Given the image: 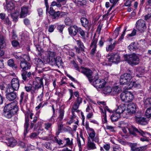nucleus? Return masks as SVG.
<instances>
[{"instance_id":"49530a36","label":"nucleus","mask_w":151,"mask_h":151,"mask_svg":"<svg viewBox=\"0 0 151 151\" xmlns=\"http://www.w3.org/2000/svg\"><path fill=\"white\" fill-rule=\"evenodd\" d=\"M5 112V116L8 118H11L13 115L15 114V113H13L10 111H4Z\"/></svg>"},{"instance_id":"a18cd8bd","label":"nucleus","mask_w":151,"mask_h":151,"mask_svg":"<svg viewBox=\"0 0 151 151\" xmlns=\"http://www.w3.org/2000/svg\"><path fill=\"white\" fill-rule=\"evenodd\" d=\"M7 63L9 66L12 67L16 69L17 68V66L14 64V60L12 59L9 60Z\"/></svg>"},{"instance_id":"6ab92c4d","label":"nucleus","mask_w":151,"mask_h":151,"mask_svg":"<svg viewBox=\"0 0 151 151\" xmlns=\"http://www.w3.org/2000/svg\"><path fill=\"white\" fill-rule=\"evenodd\" d=\"M35 63L37 65L36 69L39 71V73L42 72V70H45L44 68H42L41 70L38 69L39 68H42L43 67L44 63L42 60L39 58H36L35 60Z\"/></svg>"},{"instance_id":"bf43d9fd","label":"nucleus","mask_w":151,"mask_h":151,"mask_svg":"<svg viewBox=\"0 0 151 151\" xmlns=\"http://www.w3.org/2000/svg\"><path fill=\"white\" fill-rule=\"evenodd\" d=\"M118 0H110V2L112 3L113 4L112 6L110 8L109 11H110L112 9V8L113 6H114V5L116 4V3L118 2Z\"/></svg>"},{"instance_id":"f704fd0d","label":"nucleus","mask_w":151,"mask_h":151,"mask_svg":"<svg viewBox=\"0 0 151 151\" xmlns=\"http://www.w3.org/2000/svg\"><path fill=\"white\" fill-rule=\"evenodd\" d=\"M55 63L56 65L58 66V67L62 66L63 64V62H62L61 58L59 57H57L56 58H54Z\"/></svg>"},{"instance_id":"c9c22d12","label":"nucleus","mask_w":151,"mask_h":151,"mask_svg":"<svg viewBox=\"0 0 151 151\" xmlns=\"http://www.w3.org/2000/svg\"><path fill=\"white\" fill-rule=\"evenodd\" d=\"M121 116L116 111L115 112L112 114L111 116V119L113 121H116L118 120Z\"/></svg>"},{"instance_id":"f8f14e48","label":"nucleus","mask_w":151,"mask_h":151,"mask_svg":"<svg viewBox=\"0 0 151 151\" xmlns=\"http://www.w3.org/2000/svg\"><path fill=\"white\" fill-rule=\"evenodd\" d=\"M106 58L109 61L111 62L117 63L120 61V56L117 53L108 54Z\"/></svg>"},{"instance_id":"8fccbe9b","label":"nucleus","mask_w":151,"mask_h":151,"mask_svg":"<svg viewBox=\"0 0 151 151\" xmlns=\"http://www.w3.org/2000/svg\"><path fill=\"white\" fill-rule=\"evenodd\" d=\"M34 82H37V83L40 84L39 85H42V86H43L42 79V78L39 77H37L35 78V81H34Z\"/></svg>"},{"instance_id":"9b49d317","label":"nucleus","mask_w":151,"mask_h":151,"mask_svg":"<svg viewBox=\"0 0 151 151\" xmlns=\"http://www.w3.org/2000/svg\"><path fill=\"white\" fill-rule=\"evenodd\" d=\"M137 29L141 32L144 31L146 28V26L145 21L142 19H139L136 23Z\"/></svg>"},{"instance_id":"774afa93","label":"nucleus","mask_w":151,"mask_h":151,"mask_svg":"<svg viewBox=\"0 0 151 151\" xmlns=\"http://www.w3.org/2000/svg\"><path fill=\"white\" fill-rule=\"evenodd\" d=\"M65 22L66 24L67 25H70L71 24L72 22L70 19L68 18H67L65 20Z\"/></svg>"},{"instance_id":"2f4dec72","label":"nucleus","mask_w":151,"mask_h":151,"mask_svg":"<svg viewBox=\"0 0 151 151\" xmlns=\"http://www.w3.org/2000/svg\"><path fill=\"white\" fill-rule=\"evenodd\" d=\"M80 136L81 137V139L78 138L77 139V142L79 148V151H81V146L84 145L85 142L84 138L82 136Z\"/></svg>"},{"instance_id":"423d86ee","label":"nucleus","mask_w":151,"mask_h":151,"mask_svg":"<svg viewBox=\"0 0 151 151\" xmlns=\"http://www.w3.org/2000/svg\"><path fill=\"white\" fill-rule=\"evenodd\" d=\"M122 101L125 102H131L134 99L133 94L130 91H126L123 92L120 95Z\"/></svg>"},{"instance_id":"72a5a7b5","label":"nucleus","mask_w":151,"mask_h":151,"mask_svg":"<svg viewBox=\"0 0 151 151\" xmlns=\"http://www.w3.org/2000/svg\"><path fill=\"white\" fill-rule=\"evenodd\" d=\"M47 54L49 55V58H46L45 59V58H44V60L45 61H45L46 62H48L50 61V60H52V58L55 56V53L53 52L49 51L47 52Z\"/></svg>"},{"instance_id":"412c9836","label":"nucleus","mask_w":151,"mask_h":151,"mask_svg":"<svg viewBox=\"0 0 151 151\" xmlns=\"http://www.w3.org/2000/svg\"><path fill=\"white\" fill-rule=\"evenodd\" d=\"M69 34L72 36L76 35L78 31V27L76 25L71 26L68 28Z\"/></svg>"},{"instance_id":"f257e3e1","label":"nucleus","mask_w":151,"mask_h":151,"mask_svg":"<svg viewBox=\"0 0 151 151\" xmlns=\"http://www.w3.org/2000/svg\"><path fill=\"white\" fill-rule=\"evenodd\" d=\"M13 55L16 59H18L20 60V67L24 70H26L30 68V65L29 63L27 62L30 60L29 57L28 55H20L19 53H14Z\"/></svg>"},{"instance_id":"864d4df0","label":"nucleus","mask_w":151,"mask_h":151,"mask_svg":"<svg viewBox=\"0 0 151 151\" xmlns=\"http://www.w3.org/2000/svg\"><path fill=\"white\" fill-rule=\"evenodd\" d=\"M12 45L13 47H19V42L16 40H13L12 42Z\"/></svg>"},{"instance_id":"69168bd1","label":"nucleus","mask_w":151,"mask_h":151,"mask_svg":"<svg viewBox=\"0 0 151 151\" xmlns=\"http://www.w3.org/2000/svg\"><path fill=\"white\" fill-rule=\"evenodd\" d=\"M43 92H42L41 94L39 95L37 97V100L38 101H42V97L43 96Z\"/></svg>"},{"instance_id":"7ed1b4c3","label":"nucleus","mask_w":151,"mask_h":151,"mask_svg":"<svg viewBox=\"0 0 151 151\" xmlns=\"http://www.w3.org/2000/svg\"><path fill=\"white\" fill-rule=\"evenodd\" d=\"M130 133L133 136H135L136 133H139L140 135L142 136L143 137L141 138L140 140L142 142L148 141L149 139L147 137L149 133L146 132H144L140 129H138L134 126H132L129 129Z\"/></svg>"},{"instance_id":"dca6fc26","label":"nucleus","mask_w":151,"mask_h":151,"mask_svg":"<svg viewBox=\"0 0 151 151\" xmlns=\"http://www.w3.org/2000/svg\"><path fill=\"white\" fill-rule=\"evenodd\" d=\"M6 1L7 9L9 12H11L14 10L17 2L14 1H12L9 2H7V0H6Z\"/></svg>"},{"instance_id":"09e8293b","label":"nucleus","mask_w":151,"mask_h":151,"mask_svg":"<svg viewBox=\"0 0 151 151\" xmlns=\"http://www.w3.org/2000/svg\"><path fill=\"white\" fill-rule=\"evenodd\" d=\"M135 43L134 42H132L128 47V48L130 51L134 50L136 47L135 45Z\"/></svg>"},{"instance_id":"f3484780","label":"nucleus","mask_w":151,"mask_h":151,"mask_svg":"<svg viewBox=\"0 0 151 151\" xmlns=\"http://www.w3.org/2000/svg\"><path fill=\"white\" fill-rule=\"evenodd\" d=\"M6 44L4 37L3 35H0V57L4 55V51L1 50L5 47Z\"/></svg>"},{"instance_id":"a19ab883","label":"nucleus","mask_w":151,"mask_h":151,"mask_svg":"<svg viewBox=\"0 0 151 151\" xmlns=\"http://www.w3.org/2000/svg\"><path fill=\"white\" fill-rule=\"evenodd\" d=\"M100 109L101 111L102 114V119L104 123H106L107 122L106 115V111L102 109L101 106L100 107Z\"/></svg>"},{"instance_id":"2eb2a0df","label":"nucleus","mask_w":151,"mask_h":151,"mask_svg":"<svg viewBox=\"0 0 151 151\" xmlns=\"http://www.w3.org/2000/svg\"><path fill=\"white\" fill-rule=\"evenodd\" d=\"M80 105L78 104L77 103H74V105H73L72 109L71 110V112L72 114L71 118L70 120L68 122L69 124H70L73 121V119H74L75 118H76L77 117L74 114V112L76 111L77 112L79 111V110H78Z\"/></svg>"},{"instance_id":"b1692460","label":"nucleus","mask_w":151,"mask_h":151,"mask_svg":"<svg viewBox=\"0 0 151 151\" xmlns=\"http://www.w3.org/2000/svg\"><path fill=\"white\" fill-rule=\"evenodd\" d=\"M6 139L7 141L6 142L7 145L10 147H13L17 144V140L13 138H12L9 139L6 137Z\"/></svg>"},{"instance_id":"4d7b16f0","label":"nucleus","mask_w":151,"mask_h":151,"mask_svg":"<svg viewBox=\"0 0 151 151\" xmlns=\"http://www.w3.org/2000/svg\"><path fill=\"white\" fill-rule=\"evenodd\" d=\"M114 43L112 45H110L106 47V50L107 51H111L114 49Z\"/></svg>"},{"instance_id":"393cba45","label":"nucleus","mask_w":151,"mask_h":151,"mask_svg":"<svg viewBox=\"0 0 151 151\" xmlns=\"http://www.w3.org/2000/svg\"><path fill=\"white\" fill-rule=\"evenodd\" d=\"M97 42V40L96 39L94 38L93 39L92 42L90 45V48L91 49V54H94L96 50V44Z\"/></svg>"},{"instance_id":"a878e982","label":"nucleus","mask_w":151,"mask_h":151,"mask_svg":"<svg viewBox=\"0 0 151 151\" xmlns=\"http://www.w3.org/2000/svg\"><path fill=\"white\" fill-rule=\"evenodd\" d=\"M135 121L138 123L142 125H146L148 123V121L144 117H136Z\"/></svg>"},{"instance_id":"e2e57ef3","label":"nucleus","mask_w":151,"mask_h":151,"mask_svg":"<svg viewBox=\"0 0 151 151\" xmlns=\"http://www.w3.org/2000/svg\"><path fill=\"white\" fill-rule=\"evenodd\" d=\"M106 128L107 129L109 130L111 132H113L115 131L114 128L111 126L107 125L106 126Z\"/></svg>"},{"instance_id":"37998d69","label":"nucleus","mask_w":151,"mask_h":151,"mask_svg":"<svg viewBox=\"0 0 151 151\" xmlns=\"http://www.w3.org/2000/svg\"><path fill=\"white\" fill-rule=\"evenodd\" d=\"M20 101L21 102H22L23 101L24 102H26L27 99V96H24V93L23 92H22L20 95Z\"/></svg>"},{"instance_id":"4468645a","label":"nucleus","mask_w":151,"mask_h":151,"mask_svg":"<svg viewBox=\"0 0 151 151\" xmlns=\"http://www.w3.org/2000/svg\"><path fill=\"white\" fill-rule=\"evenodd\" d=\"M34 114L30 112H29V113H27L25 114V122L24 124V135H26L28 132L27 129L29 126V121L28 118L29 117L31 119H32V116Z\"/></svg>"},{"instance_id":"680f3d73","label":"nucleus","mask_w":151,"mask_h":151,"mask_svg":"<svg viewBox=\"0 0 151 151\" xmlns=\"http://www.w3.org/2000/svg\"><path fill=\"white\" fill-rule=\"evenodd\" d=\"M64 139L66 141V143L67 145H70L72 144V139L70 140L69 138H65Z\"/></svg>"},{"instance_id":"39448f33","label":"nucleus","mask_w":151,"mask_h":151,"mask_svg":"<svg viewBox=\"0 0 151 151\" xmlns=\"http://www.w3.org/2000/svg\"><path fill=\"white\" fill-rule=\"evenodd\" d=\"M85 127L88 134L89 139H91L93 141L98 142L99 138L98 136H95L96 133L94 130L89 126L88 123L86 122L85 124Z\"/></svg>"},{"instance_id":"c756f323","label":"nucleus","mask_w":151,"mask_h":151,"mask_svg":"<svg viewBox=\"0 0 151 151\" xmlns=\"http://www.w3.org/2000/svg\"><path fill=\"white\" fill-rule=\"evenodd\" d=\"M40 84L37 83V82H34L33 83L32 89V93L34 94V93H37L39 88L41 87L42 85H39Z\"/></svg>"},{"instance_id":"bb28decb","label":"nucleus","mask_w":151,"mask_h":151,"mask_svg":"<svg viewBox=\"0 0 151 151\" xmlns=\"http://www.w3.org/2000/svg\"><path fill=\"white\" fill-rule=\"evenodd\" d=\"M28 13V8L25 6H23L21 8V11L20 14V17L24 18L27 16Z\"/></svg>"},{"instance_id":"338daca9","label":"nucleus","mask_w":151,"mask_h":151,"mask_svg":"<svg viewBox=\"0 0 151 151\" xmlns=\"http://www.w3.org/2000/svg\"><path fill=\"white\" fill-rule=\"evenodd\" d=\"M77 44L80 47L82 48L83 47V43L80 40H77Z\"/></svg>"},{"instance_id":"6e6552de","label":"nucleus","mask_w":151,"mask_h":151,"mask_svg":"<svg viewBox=\"0 0 151 151\" xmlns=\"http://www.w3.org/2000/svg\"><path fill=\"white\" fill-rule=\"evenodd\" d=\"M98 75H96L93 79V86L97 88H102L105 86L106 82L105 80L102 79H98Z\"/></svg>"},{"instance_id":"c03bdc74","label":"nucleus","mask_w":151,"mask_h":151,"mask_svg":"<svg viewBox=\"0 0 151 151\" xmlns=\"http://www.w3.org/2000/svg\"><path fill=\"white\" fill-rule=\"evenodd\" d=\"M144 106L146 107L151 105V98H147L144 101Z\"/></svg>"},{"instance_id":"5fc2aeb1","label":"nucleus","mask_w":151,"mask_h":151,"mask_svg":"<svg viewBox=\"0 0 151 151\" xmlns=\"http://www.w3.org/2000/svg\"><path fill=\"white\" fill-rule=\"evenodd\" d=\"M36 111H37V112L36 113V116H35L33 118V120L32 121V122L34 123H35L36 122V121H37V117L39 116V115L40 113V110H36Z\"/></svg>"},{"instance_id":"3c124183","label":"nucleus","mask_w":151,"mask_h":151,"mask_svg":"<svg viewBox=\"0 0 151 151\" xmlns=\"http://www.w3.org/2000/svg\"><path fill=\"white\" fill-rule=\"evenodd\" d=\"M64 114V111L63 110H61L60 112V115L58 117V119L59 121H60L63 118Z\"/></svg>"},{"instance_id":"1a4fd4ad","label":"nucleus","mask_w":151,"mask_h":151,"mask_svg":"<svg viewBox=\"0 0 151 151\" xmlns=\"http://www.w3.org/2000/svg\"><path fill=\"white\" fill-rule=\"evenodd\" d=\"M18 109L17 102L14 101L6 105L4 108V111H10L13 113L16 114L17 111Z\"/></svg>"},{"instance_id":"79ce46f5","label":"nucleus","mask_w":151,"mask_h":151,"mask_svg":"<svg viewBox=\"0 0 151 151\" xmlns=\"http://www.w3.org/2000/svg\"><path fill=\"white\" fill-rule=\"evenodd\" d=\"M46 11L47 13L48 12L51 15L54 14V12L55 11L52 7H50L49 8L48 4H46Z\"/></svg>"},{"instance_id":"5701e85b","label":"nucleus","mask_w":151,"mask_h":151,"mask_svg":"<svg viewBox=\"0 0 151 151\" xmlns=\"http://www.w3.org/2000/svg\"><path fill=\"white\" fill-rule=\"evenodd\" d=\"M132 126H133L130 124L128 125L127 123H124V122H122L120 127L122 128V130L124 133H126L127 132V130L130 132L129 129L131 128ZM129 133L131 134L130 132Z\"/></svg>"},{"instance_id":"cd10ccee","label":"nucleus","mask_w":151,"mask_h":151,"mask_svg":"<svg viewBox=\"0 0 151 151\" xmlns=\"http://www.w3.org/2000/svg\"><path fill=\"white\" fill-rule=\"evenodd\" d=\"M91 141L90 139H88L87 144V147L88 150H93L96 149V147L95 144Z\"/></svg>"},{"instance_id":"de8ad7c7","label":"nucleus","mask_w":151,"mask_h":151,"mask_svg":"<svg viewBox=\"0 0 151 151\" xmlns=\"http://www.w3.org/2000/svg\"><path fill=\"white\" fill-rule=\"evenodd\" d=\"M145 115L148 118H149L151 116V108H149L146 110Z\"/></svg>"},{"instance_id":"e433bc0d","label":"nucleus","mask_w":151,"mask_h":151,"mask_svg":"<svg viewBox=\"0 0 151 151\" xmlns=\"http://www.w3.org/2000/svg\"><path fill=\"white\" fill-rule=\"evenodd\" d=\"M98 103L99 105H102V106H101L100 107H101L102 109H103L104 110H107L109 112H111V111L109 109L108 106H106V104L105 102L104 101H98Z\"/></svg>"},{"instance_id":"58836bf2","label":"nucleus","mask_w":151,"mask_h":151,"mask_svg":"<svg viewBox=\"0 0 151 151\" xmlns=\"http://www.w3.org/2000/svg\"><path fill=\"white\" fill-rule=\"evenodd\" d=\"M19 15V13L17 11L15 12L14 13L11 14V15L13 19V22H16L18 21Z\"/></svg>"},{"instance_id":"4be33fe9","label":"nucleus","mask_w":151,"mask_h":151,"mask_svg":"<svg viewBox=\"0 0 151 151\" xmlns=\"http://www.w3.org/2000/svg\"><path fill=\"white\" fill-rule=\"evenodd\" d=\"M122 88L120 86L116 84L114 85L112 88L111 95H117L122 91Z\"/></svg>"},{"instance_id":"c85d7f7f","label":"nucleus","mask_w":151,"mask_h":151,"mask_svg":"<svg viewBox=\"0 0 151 151\" xmlns=\"http://www.w3.org/2000/svg\"><path fill=\"white\" fill-rule=\"evenodd\" d=\"M130 146L132 151H142L145 147H137L136 144L135 143L131 144Z\"/></svg>"},{"instance_id":"0eeeda50","label":"nucleus","mask_w":151,"mask_h":151,"mask_svg":"<svg viewBox=\"0 0 151 151\" xmlns=\"http://www.w3.org/2000/svg\"><path fill=\"white\" fill-rule=\"evenodd\" d=\"M19 86V81L17 78H14L11 81V86H9L7 88L8 92L14 91H17Z\"/></svg>"},{"instance_id":"a211bd4d","label":"nucleus","mask_w":151,"mask_h":151,"mask_svg":"<svg viewBox=\"0 0 151 151\" xmlns=\"http://www.w3.org/2000/svg\"><path fill=\"white\" fill-rule=\"evenodd\" d=\"M136 109V105L135 104L133 103L130 104L126 110L127 113L128 114V115L129 114L135 113Z\"/></svg>"},{"instance_id":"ddd939ff","label":"nucleus","mask_w":151,"mask_h":151,"mask_svg":"<svg viewBox=\"0 0 151 151\" xmlns=\"http://www.w3.org/2000/svg\"><path fill=\"white\" fill-rule=\"evenodd\" d=\"M78 71L85 74L88 77L90 81H91L93 80L92 78V72L91 70L89 69L84 68L83 67H81Z\"/></svg>"},{"instance_id":"052dcab7","label":"nucleus","mask_w":151,"mask_h":151,"mask_svg":"<svg viewBox=\"0 0 151 151\" xmlns=\"http://www.w3.org/2000/svg\"><path fill=\"white\" fill-rule=\"evenodd\" d=\"M60 15V11H58L57 12H54V14H52V16L54 18L56 19Z\"/></svg>"},{"instance_id":"603ef678","label":"nucleus","mask_w":151,"mask_h":151,"mask_svg":"<svg viewBox=\"0 0 151 151\" xmlns=\"http://www.w3.org/2000/svg\"><path fill=\"white\" fill-rule=\"evenodd\" d=\"M73 121L71 123L73 122H75V124H76L73 126V130L74 131H76V128L78 127V120L77 117H76V118H75L74 119H73Z\"/></svg>"},{"instance_id":"13d9d810","label":"nucleus","mask_w":151,"mask_h":151,"mask_svg":"<svg viewBox=\"0 0 151 151\" xmlns=\"http://www.w3.org/2000/svg\"><path fill=\"white\" fill-rule=\"evenodd\" d=\"M79 33L82 37L85 36V32L82 29L78 27V31Z\"/></svg>"},{"instance_id":"4c0bfd02","label":"nucleus","mask_w":151,"mask_h":151,"mask_svg":"<svg viewBox=\"0 0 151 151\" xmlns=\"http://www.w3.org/2000/svg\"><path fill=\"white\" fill-rule=\"evenodd\" d=\"M144 72V68H139L136 70V76L138 77H141Z\"/></svg>"},{"instance_id":"7c9ffc66","label":"nucleus","mask_w":151,"mask_h":151,"mask_svg":"<svg viewBox=\"0 0 151 151\" xmlns=\"http://www.w3.org/2000/svg\"><path fill=\"white\" fill-rule=\"evenodd\" d=\"M112 88L110 86H106L103 89V93L107 95H111Z\"/></svg>"},{"instance_id":"ea45409f","label":"nucleus","mask_w":151,"mask_h":151,"mask_svg":"<svg viewBox=\"0 0 151 151\" xmlns=\"http://www.w3.org/2000/svg\"><path fill=\"white\" fill-rule=\"evenodd\" d=\"M81 22L83 27H86L88 26V21L87 19L85 17H82L81 19Z\"/></svg>"},{"instance_id":"f03ea898","label":"nucleus","mask_w":151,"mask_h":151,"mask_svg":"<svg viewBox=\"0 0 151 151\" xmlns=\"http://www.w3.org/2000/svg\"><path fill=\"white\" fill-rule=\"evenodd\" d=\"M132 76L129 73H124L121 75L120 78V83L121 85H126V89H131L133 86L134 83L131 81Z\"/></svg>"},{"instance_id":"473e14b6","label":"nucleus","mask_w":151,"mask_h":151,"mask_svg":"<svg viewBox=\"0 0 151 151\" xmlns=\"http://www.w3.org/2000/svg\"><path fill=\"white\" fill-rule=\"evenodd\" d=\"M74 2L78 6H86L87 4L86 0H74Z\"/></svg>"},{"instance_id":"20e7f679","label":"nucleus","mask_w":151,"mask_h":151,"mask_svg":"<svg viewBox=\"0 0 151 151\" xmlns=\"http://www.w3.org/2000/svg\"><path fill=\"white\" fill-rule=\"evenodd\" d=\"M124 58L125 60L132 65H136L139 63V59L138 56L135 54L130 55H124Z\"/></svg>"},{"instance_id":"6e6d98bb","label":"nucleus","mask_w":151,"mask_h":151,"mask_svg":"<svg viewBox=\"0 0 151 151\" xmlns=\"http://www.w3.org/2000/svg\"><path fill=\"white\" fill-rule=\"evenodd\" d=\"M56 26L54 25H50L48 28V31L50 32H52L55 28Z\"/></svg>"},{"instance_id":"9d476101","label":"nucleus","mask_w":151,"mask_h":151,"mask_svg":"<svg viewBox=\"0 0 151 151\" xmlns=\"http://www.w3.org/2000/svg\"><path fill=\"white\" fill-rule=\"evenodd\" d=\"M127 106L124 104L120 105L117 107L116 110L117 113H118L123 117H128V114L126 111Z\"/></svg>"},{"instance_id":"0e129e2a","label":"nucleus","mask_w":151,"mask_h":151,"mask_svg":"<svg viewBox=\"0 0 151 151\" xmlns=\"http://www.w3.org/2000/svg\"><path fill=\"white\" fill-rule=\"evenodd\" d=\"M112 151H121V149L118 146H115L113 147Z\"/></svg>"},{"instance_id":"aec40b11","label":"nucleus","mask_w":151,"mask_h":151,"mask_svg":"<svg viewBox=\"0 0 151 151\" xmlns=\"http://www.w3.org/2000/svg\"><path fill=\"white\" fill-rule=\"evenodd\" d=\"M7 94H6V98L9 101L14 100L16 98L17 95L14 91L8 92L7 89L6 90Z\"/></svg>"}]
</instances>
